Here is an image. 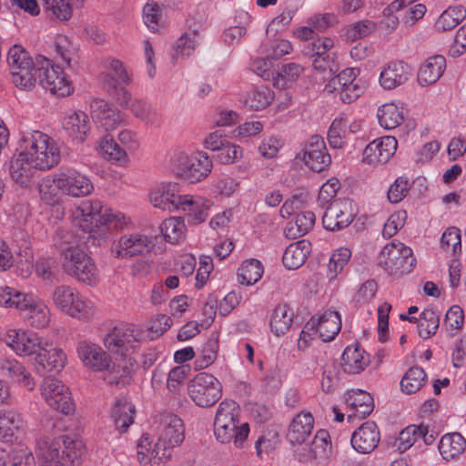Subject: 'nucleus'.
Returning <instances> with one entry per match:
<instances>
[{"label": "nucleus", "mask_w": 466, "mask_h": 466, "mask_svg": "<svg viewBox=\"0 0 466 466\" xmlns=\"http://www.w3.org/2000/svg\"><path fill=\"white\" fill-rule=\"evenodd\" d=\"M10 346L16 354L31 357L39 374L60 370L65 366L63 350L35 334L16 333Z\"/></svg>", "instance_id": "1"}, {"label": "nucleus", "mask_w": 466, "mask_h": 466, "mask_svg": "<svg viewBox=\"0 0 466 466\" xmlns=\"http://www.w3.org/2000/svg\"><path fill=\"white\" fill-rule=\"evenodd\" d=\"M35 453L40 466H80L84 444L76 436L46 437L36 442Z\"/></svg>", "instance_id": "2"}, {"label": "nucleus", "mask_w": 466, "mask_h": 466, "mask_svg": "<svg viewBox=\"0 0 466 466\" xmlns=\"http://www.w3.org/2000/svg\"><path fill=\"white\" fill-rule=\"evenodd\" d=\"M61 241L56 243L60 250V261L63 270L70 277L89 286L99 280V271L94 259L79 247L71 244L72 236L60 231Z\"/></svg>", "instance_id": "3"}, {"label": "nucleus", "mask_w": 466, "mask_h": 466, "mask_svg": "<svg viewBox=\"0 0 466 466\" xmlns=\"http://www.w3.org/2000/svg\"><path fill=\"white\" fill-rule=\"evenodd\" d=\"M53 186L62 194L74 198L87 196L94 190L92 182L86 175L70 167L61 168L53 178L46 177L39 183L41 198L50 205L58 201L57 194L53 192Z\"/></svg>", "instance_id": "4"}, {"label": "nucleus", "mask_w": 466, "mask_h": 466, "mask_svg": "<svg viewBox=\"0 0 466 466\" xmlns=\"http://www.w3.org/2000/svg\"><path fill=\"white\" fill-rule=\"evenodd\" d=\"M240 409L231 400H224L218 405L214 420V434L223 443L233 442L236 448H242L249 433L247 422L239 423Z\"/></svg>", "instance_id": "5"}, {"label": "nucleus", "mask_w": 466, "mask_h": 466, "mask_svg": "<svg viewBox=\"0 0 466 466\" xmlns=\"http://www.w3.org/2000/svg\"><path fill=\"white\" fill-rule=\"evenodd\" d=\"M77 211L82 217L79 219V228L89 234L88 238L95 239L104 236L110 228L120 229L127 224L124 215L113 213L98 200L83 202Z\"/></svg>", "instance_id": "6"}, {"label": "nucleus", "mask_w": 466, "mask_h": 466, "mask_svg": "<svg viewBox=\"0 0 466 466\" xmlns=\"http://www.w3.org/2000/svg\"><path fill=\"white\" fill-rule=\"evenodd\" d=\"M0 305L19 309L27 323L36 329L46 327L50 321L49 309L43 300L11 287H0Z\"/></svg>", "instance_id": "7"}, {"label": "nucleus", "mask_w": 466, "mask_h": 466, "mask_svg": "<svg viewBox=\"0 0 466 466\" xmlns=\"http://www.w3.org/2000/svg\"><path fill=\"white\" fill-rule=\"evenodd\" d=\"M21 147L37 170H49L60 162V148L56 141L44 132L34 130L24 134Z\"/></svg>", "instance_id": "8"}, {"label": "nucleus", "mask_w": 466, "mask_h": 466, "mask_svg": "<svg viewBox=\"0 0 466 466\" xmlns=\"http://www.w3.org/2000/svg\"><path fill=\"white\" fill-rule=\"evenodd\" d=\"M7 63L12 82L16 87L29 90L35 86L39 71L36 56L33 58L23 46L15 45L8 51Z\"/></svg>", "instance_id": "9"}, {"label": "nucleus", "mask_w": 466, "mask_h": 466, "mask_svg": "<svg viewBox=\"0 0 466 466\" xmlns=\"http://www.w3.org/2000/svg\"><path fill=\"white\" fill-rule=\"evenodd\" d=\"M52 299L60 311L72 318L89 319L95 315L93 303L70 286L56 287L54 289Z\"/></svg>", "instance_id": "10"}, {"label": "nucleus", "mask_w": 466, "mask_h": 466, "mask_svg": "<svg viewBox=\"0 0 466 466\" xmlns=\"http://www.w3.org/2000/svg\"><path fill=\"white\" fill-rule=\"evenodd\" d=\"M187 392L197 406L208 408L222 397V385L212 374L201 372L188 382Z\"/></svg>", "instance_id": "11"}, {"label": "nucleus", "mask_w": 466, "mask_h": 466, "mask_svg": "<svg viewBox=\"0 0 466 466\" xmlns=\"http://www.w3.org/2000/svg\"><path fill=\"white\" fill-rule=\"evenodd\" d=\"M379 262L389 274H402L412 269L415 258L410 248L394 240L382 248Z\"/></svg>", "instance_id": "12"}, {"label": "nucleus", "mask_w": 466, "mask_h": 466, "mask_svg": "<svg viewBox=\"0 0 466 466\" xmlns=\"http://www.w3.org/2000/svg\"><path fill=\"white\" fill-rule=\"evenodd\" d=\"M41 394L49 407L65 415L75 411L76 405L67 386L54 377H46L41 384Z\"/></svg>", "instance_id": "13"}, {"label": "nucleus", "mask_w": 466, "mask_h": 466, "mask_svg": "<svg viewBox=\"0 0 466 466\" xmlns=\"http://www.w3.org/2000/svg\"><path fill=\"white\" fill-rule=\"evenodd\" d=\"M156 246V238L141 233H128L121 236L112 247L115 258H128L151 252Z\"/></svg>", "instance_id": "14"}, {"label": "nucleus", "mask_w": 466, "mask_h": 466, "mask_svg": "<svg viewBox=\"0 0 466 466\" xmlns=\"http://www.w3.org/2000/svg\"><path fill=\"white\" fill-rule=\"evenodd\" d=\"M158 446L164 451L163 458L171 456L172 449L179 445L184 440L183 421L172 413L162 414L158 425Z\"/></svg>", "instance_id": "15"}, {"label": "nucleus", "mask_w": 466, "mask_h": 466, "mask_svg": "<svg viewBox=\"0 0 466 466\" xmlns=\"http://www.w3.org/2000/svg\"><path fill=\"white\" fill-rule=\"evenodd\" d=\"M212 169V161L207 153L199 152L188 157L180 155L177 157V173L189 183L198 182L208 176Z\"/></svg>", "instance_id": "16"}, {"label": "nucleus", "mask_w": 466, "mask_h": 466, "mask_svg": "<svg viewBox=\"0 0 466 466\" xmlns=\"http://www.w3.org/2000/svg\"><path fill=\"white\" fill-rule=\"evenodd\" d=\"M142 332L133 325L116 327L104 339V345L112 353L127 355L136 349L141 339Z\"/></svg>", "instance_id": "17"}, {"label": "nucleus", "mask_w": 466, "mask_h": 466, "mask_svg": "<svg viewBox=\"0 0 466 466\" xmlns=\"http://www.w3.org/2000/svg\"><path fill=\"white\" fill-rule=\"evenodd\" d=\"M356 216L353 202L349 198L333 200L322 217L326 229L334 231L347 228Z\"/></svg>", "instance_id": "18"}, {"label": "nucleus", "mask_w": 466, "mask_h": 466, "mask_svg": "<svg viewBox=\"0 0 466 466\" xmlns=\"http://www.w3.org/2000/svg\"><path fill=\"white\" fill-rule=\"evenodd\" d=\"M297 158L310 170L319 173L326 170L331 164V157L323 138L319 136H312Z\"/></svg>", "instance_id": "19"}, {"label": "nucleus", "mask_w": 466, "mask_h": 466, "mask_svg": "<svg viewBox=\"0 0 466 466\" xmlns=\"http://www.w3.org/2000/svg\"><path fill=\"white\" fill-rule=\"evenodd\" d=\"M186 196L181 194L179 184L163 183L151 191L150 202L155 208L172 212L181 208Z\"/></svg>", "instance_id": "20"}, {"label": "nucleus", "mask_w": 466, "mask_h": 466, "mask_svg": "<svg viewBox=\"0 0 466 466\" xmlns=\"http://www.w3.org/2000/svg\"><path fill=\"white\" fill-rule=\"evenodd\" d=\"M398 142L394 137L386 136L370 142L363 150L362 161L369 165L385 164L395 154Z\"/></svg>", "instance_id": "21"}, {"label": "nucleus", "mask_w": 466, "mask_h": 466, "mask_svg": "<svg viewBox=\"0 0 466 466\" xmlns=\"http://www.w3.org/2000/svg\"><path fill=\"white\" fill-rule=\"evenodd\" d=\"M305 328L315 329L323 341H330L341 329L340 316L338 311L328 309L318 319L311 318Z\"/></svg>", "instance_id": "22"}, {"label": "nucleus", "mask_w": 466, "mask_h": 466, "mask_svg": "<svg viewBox=\"0 0 466 466\" xmlns=\"http://www.w3.org/2000/svg\"><path fill=\"white\" fill-rule=\"evenodd\" d=\"M90 108L93 120L106 131L116 129L124 121L123 114L102 99H94Z\"/></svg>", "instance_id": "23"}, {"label": "nucleus", "mask_w": 466, "mask_h": 466, "mask_svg": "<svg viewBox=\"0 0 466 466\" xmlns=\"http://www.w3.org/2000/svg\"><path fill=\"white\" fill-rule=\"evenodd\" d=\"M380 432L377 425L367 421L359 427L351 436L352 447L360 453L371 452L379 444Z\"/></svg>", "instance_id": "24"}, {"label": "nucleus", "mask_w": 466, "mask_h": 466, "mask_svg": "<svg viewBox=\"0 0 466 466\" xmlns=\"http://www.w3.org/2000/svg\"><path fill=\"white\" fill-rule=\"evenodd\" d=\"M0 374L28 390H33L35 386L30 372L26 370L22 363L15 359L0 360Z\"/></svg>", "instance_id": "25"}, {"label": "nucleus", "mask_w": 466, "mask_h": 466, "mask_svg": "<svg viewBox=\"0 0 466 466\" xmlns=\"http://www.w3.org/2000/svg\"><path fill=\"white\" fill-rule=\"evenodd\" d=\"M77 354L83 363L95 370H108L110 360L98 346L82 341L78 343Z\"/></svg>", "instance_id": "26"}, {"label": "nucleus", "mask_w": 466, "mask_h": 466, "mask_svg": "<svg viewBox=\"0 0 466 466\" xmlns=\"http://www.w3.org/2000/svg\"><path fill=\"white\" fill-rule=\"evenodd\" d=\"M35 170L37 168L31 165V160L23 151L10 160V177L22 187H28L31 184Z\"/></svg>", "instance_id": "27"}, {"label": "nucleus", "mask_w": 466, "mask_h": 466, "mask_svg": "<svg viewBox=\"0 0 466 466\" xmlns=\"http://www.w3.org/2000/svg\"><path fill=\"white\" fill-rule=\"evenodd\" d=\"M314 419L310 413H299L289 425L287 438L291 444H305L310 437Z\"/></svg>", "instance_id": "28"}, {"label": "nucleus", "mask_w": 466, "mask_h": 466, "mask_svg": "<svg viewBox=\"0 0 466 466\" xmlns=\"http://www.w3.org/2000/svg\"><path fill=\"white\" fill-rule=\"evenodd\" d=\"M408 66L401 61L389 63L380 75V83L385 89H393L409 78Z\"/></svg>", "instance_id": "29"}, {"label": "nucleus", "mask_w": 466, "mask_h": 466, "mask_svg": "<svg viewBox=\"0 0 466 466\" xmlns=\"http://www.w3.org/2000/svg\"><path fill=\"white\" fill-rule=\"evenodd\" d=\"M370 363L369 356L358 345L348 346L342 354L341 367L350 374H358Z\"/></svg>", "instance_id": "30"}, {"label": "nucleus", "mask_w": 466, "mask_h": 466, "mask_svg": "<svg viewBox=\"0 0 466 466\" xmlns=\"http://www.w3.org/2000/svg\"><path fill=\"white\" fill-rule=\"evenodd\" d=\"M310 251V242L305 239L294 242L286 248L283 254V265L289 269H297L305 263Z\"/></svg>", "instance_id": "31"}, {"label": "nucleus", "mask_w": 466, "mask_h": 466, "mask_svg": "<svg viewBox=\"0 0 466 466\" xmlns=\"http://www.w3.org/2000/svg\"><path fill=\"white\" fill-rule=\"evenodd\" d=\"M64 128L69 137L82 143L90 130L89 118L85 112H74L66 118Z\"/></svg>", "instance_id": "32"}, {"label": "nucleus", "mask_w": 466, "mask_h": 466, "mask_svg": "<svg viewBox=\"0 0 466 466\" xmlns=\"http://www.w3.org/2000/svg\"><path fill=\"white\" fill-rule=\"evenodd\" d=\"M104 67L106 72L100 75V80L108 87L129 83V76L120 60L107 58L104 61Z\"/></svg>", "instance_id": "33"}, {"label": "nucleus", "mask_w": 466, "mask_h": 466, "mask_svg": "<svg viewBox=\"0 0 466 466\" xmlns=\"http://www.w3.org/2000/svg\"><path fill=\"white\" fill-rule=\"evenodd\" d=\"M135 406L127 399H118L112 408V419L116 429L119 432H125L134 422Z\"/></svg>", "instance_id": "34"}, {"label": "nucleus", "mask_w": 466, "mask_h": 466, "mask_svg": "<svg viewBox=\"0 0 466 466\" xmlns=\"http://www.w3.org/2000/svg\"><path fill=\"white\" fill-rule=\"evenodd\" d=\"M446 60L442 56L430 57L420 68L418 81L420 85L434 84L443 74Z\"/></svg>", "instance_id": "35"}, {"label": "nucleus", "mask_w": 466, "mask_h": 466, "mask_svg": "<svg viewBox=\"0 0 466 466\" xmlns=\"http://www.w3.org/2000/svg\"><path fill=\"white\" fill-rule=\"evenodd\" d=\"M316 216L311 211H305L296 215L285 228V234L289 238H298L309 233L315 224Z\"/></svg>", "instance_id": "36"}, {"label": "nucleus", "mask_w": 466, "mask_h": 466, "mask_svg": "<svg viewBox=\"0 0 466 466\" xmlns=\"http://www.w3.org/2000/svg\"><path fill=\"white\" fill-rule=\"evenodd\" d=\"M22 426L20 415L14 410H0V441L13 442Z\"/></svg>", "instance_id": "37"}, {"label": "nucleus", "mask_w": 466, "mask_h": 466, "mask_svg": "<svg viewBox=\"0 0 466 466\" xmlns=\"http://www.w3.org/2000/svg\"><path fill=\"white\" fill-rule=\"evenodd\" d=\"M466 440L459 432L443 435L439 443V450L445 460H451L465 451Z\"/></svg>", "instance_id": "38"}, {"label": "nucleus", "mask_w": 466, "mask_h": 466, "mask_svg": "<svg viewBox=\"0 0 466 466\" xmlns=\"http://www.w3.org/2000/svg\"><path fill=\"white\" fill-rule=\"evenodd\" d=\"M377 116L380 125L385 129L396 128L404 121L403 108L394 103H386L380 106Z\"/></svg>", "instance_id": "39"}, {"label": "nucleus", "mask_w": 466, "mask_h": 466, "mask_svg": "<svg viewBox=\"0 0 466 466\" xmlns=\"http://www.w3.org/2000/svg\"><path fill=\"white\" fill-rule=\"evenodd\" d=\"M273 99L274 93L270 88L258 86L247 93L244 104L252 110H261L269 106Z\"/></svg>", "instance_id": "40"}, {"label": "nucleus", "mask_w": 466, "mask_h": 466, "mask_svg": "<svg viewBox=\"0 0 466 466\" xmlns=\"http://www.w3.org/2000/svg\"><path fill=\"white\" fill-rule=\"evenodd\" d=\"M427 380V374L420 367L409 369L400 380L401 390L406 394L419 391Z\"/></svg>", "instance_id": "41"}, {"label": "nucleus", "mask_w": 466, "mask_h": 466, "mask_svg": "<svg viewBox=\"0 0 466 466\" xmlns=\"http://www.w3.org/2000/svg\"><path fill=\"white\" fill-rule=\"evenodd\" d=\"M99 147L105 158L108 161L116 163L119 166H125L128 162L127 151L115 142L112 137L105 136L102 137Z\"/></svg>", "instance_id": "42"}, {"label": "nucleus", "mask_w": 466, "mask_h": 466, "mask_svg": "<svg viewBox=\"0 0 466 466\" xmlns=\"http://www.w3.org/2000/svg\"><path fill=\"white\" fill-rule=\"evenodd\" d=\"M44 12L52 19L67 21L72 17L70 0H41Z\"/></svg>", "instance_id": "43"}, {"label": "nucleus", "mask_w": 466, "mask_h": 466, "mask_svg": "<svg viewBox=\"0 0 466 466\" xmlns=\"http://www.w3.org/2000/svg\"><path fill=\"white\" fill-rule=\"evenodd\" d=\"M293 321V313L290 312L288 305H278L272 314L270 320L271 330L277 335L285 334L290 328Z\"/></svg>", "instance_id": "44"}, {"label": "nucleus", "mask_w": 466, "mask_h": 466, "mask_svg": "<svg viewBox=\"0 0 466 466\" xmlns=\"http://www.w3.org/2000/svg\"><path fill=\"white\" fill-rule=\"evenodd\" d=\"M36 66H39L37 81L43 88L47 90L48 87H51L54 80H57V75L60 73L61 68L58 66H55L51 60L40 55L36 56Z\"/></svg>", "instance_id": "45"}, {"label": "nucleus", "mask_w": 466, "mask_h": 466, "mask_svg": "<svg viewBox=\"0 0 466 466\" xmlns=\"http://www.w3.org/2000/svg\"><path fill=\"white\" fill-rule=\"evenodd\" d=\"M466 15V11L461 7H449L440 15L435 23L438 31L445 32L455 28Z\"/></svg>", "instance_id": "46"}, {"label": "nucleus", "mask_w": 466, "mask_h": 466, "mask_svg": "<svg viewBox=\"0 0 466 466\" xmlns=\"http://www.w3.org/2000/svg\"><path fill=\"white\" fill-rule=\"evenodd\" d=\"M304 68L297 63H289L281 66L274 78V86L279 88H286L296 82L303 73Z\"/></svg>", "instance_id": "47"}, {"label": "nucleus", "mask_w": 466, "mask_h": 466, "mask_svg": "<svg viewBox=\"0 0 466 466\" xmlns=\"http://www.w3.org/2000/svg\"><path fill=\"white\" fill-rule=\"evenodd\" d=\"M263 275V266L258 259L251 258L245 261L239 268L238 279L240 284L253 285Z\"/></svg>", "instance_id": "48"}, {"label": "nucleus", "mask_w": 466, "mask_h": 466, "mask_svg": "<svg viewBox=\"0 0 466 466\" xmlns=\"http://www.w3.org/2000/svg\"><path fill=\"white\" fill-rule=\"evenodd\" d=\"M122 362L112 367L109 365L108 370H106L107 373L104 379L109 384L123 387L130 383L131 371L127 365V360H123Z\"/></svg>", "instance_id": "49"}, {"label": "nucleus", "mask_w": 466, "mask_h": 466, "mask_svg": "<svg viewBox=\"0 0 466 466\" xmlns=\"http://www.w3.org/2000/svg\"><path fill=\"white\" fill-rule=\"evenodd\" d=\"M440 324V315L431 309H424L418 324V333L422 339H428L436 333Z\"/></svg>", "instance_id": "50"}, {"label": "nucleus", "mask_w": 466, "mask_h": 466, "mask_svg": "<svg viewBox=\"0 0 466 466\" xmlns=\"http://www.w3.org/2000/svg\"><path fill=\"white\" fill-rule=\"evenodd\" d=\"M186 226L181 218L166 219L161 226V232L165 239L170 243H177L185 237Z\"/></svg>", "instance_id": "51"}, {"label": "nucleus", "mask_w": 466, "mask_h": 466, "mask_svg": "<svg viewBox=\"0 0 466 466\" xmlns=\"http://www.w3.org/2000/svg\"><path fill=\"white\" fill-rule=\"evenodd\" d=\"M421 432L419 425H409L403 429L393 442V446L400 451H408L419 439Z\"/></svg>", "instance_id": "52"}, {"label": "nucleus", "mask_w": 466, "mask_h": 466, "mask_svg": "<svg viewBox=\"0 0 466 466\" xmlns=\"http://www.w3.org/2000/svg\"><path fill=\"white\" fill-rule=\"evenodd\" d=\"M184 211H187V220L192 224H199L208 218V208L204 203H198L192 200L189 196L184 198L181 208Z\"/></svg>", "instance_id": "53"}, {"label": "nucleus", "mask_w": 466, "mask_h": 466, "mask_svg": "<svg viewBox=\"0 0 466 466\" xmlns=\"http://www.w3.org/2000/svg\"><path fill=\"white\" fill-rule=\"evenodd\" d=\"M348 400H350V405L361 417L370 415L374 409L373 398L360 390L350 394Z\"/></svg>", "instance_id": "54"}, {"label": "nucleus", "mask_w": 466, "mask_h": 466, "mask_svg": "<svg viewBox=\"0 0 466 466\" xmlns=\"http://www.w3.org/2000/svg\"><path fill=\"white\" fill-rule=\"evenodd\" d=\"M134 116L149 125L158 124V115L151 106L141 99H134L129 107Z\"/></svg>", "instance_id": "55"}, {"label": "nucleus", "mask_w": 466, "mask_h": 466, "mask_svg": "<svg viewBox=\"0 0 466 466\" xmlns=\"http://www.w3.org/2000/svg\"><path fill=\"white\" fill-rule=\"evenodd\" d=\"M218 348L217 339L213 338L208 339L196 360L197 368L205 369L211 365L217 358Z\"/></svg>", "instance_id": "56"}, {"label": "nucleus", "mask_w": 466, "mask_h": 466, "mask_svg": "<svg viewBox=\"0 0 466 466\" xmlns=\"http://www.w3.org/2000/svg\"><path fill=\"white\" fill-rule=\"evenodd\" d=\"M355 79H357L355 69L346 68L329 81L325 90L329 93L337 92L340 87H345L349 83H353Z\"/></svg>", "instance_id": "57"}, {"label": "nucleus", "mask_w": 466, "mask_h": 466, "mask_svg": "<svg viewBox=\"0 0 466 466\" xmlns=\"http://www.w3.org/2000/svg\"><path fill=\"white\" fill-rule=\"evenodd\" d=\"M197 32L194 30L192 33H185L176 42L174 46L173 59H177L179 56L185 57L190 56L195 49L194 37Z\"/></svg>", "instance_id": "58"}, {"label": "nucleus", "mask_w": 466, "mask_h": 466, "mask_svg": "<svg viewBox=\"0 0 466 466\" xmlns=\"http://www.w3.org/2000/svg\"><path fill=\"white\" fill-rule=\"evenodd\" d=\"M441 243L445 250L451 249L453 255L461 253V241L460 229L455 227L448 228L442 234Z\"/></svg>", "instance_id": "59"}, {"label": "nucleus", "mask_w": 466, "mask_h": 466, "mask_svg": "<svg viewBox=\"0 0 466 466\" xmlns=\"http://www.w3.org/2000/svg\"><path fill=\"white\" fill-rule=\"evenodd\" d=\"M374 29L375 24L372 21H359L347 28L345 35L347 40L356 41L368 36Z\"/></svg>", "instance_id": "60"}, {"label": "nucleus", "mask_w": 466, "mask_h": 466, "mask_svg": "<svg viewBox=\"0 0 466 466\" xmlns=\"http://www.w3.org/2000/svg\"><path fill=\"white\" fill-rule=\"evenodd\" d=\"M407 219L406 211L400 210L390 216L382 229V236L385 238L393 237L405 225Z\"/></svg>", "instance_id": "61"}, {"label": "nucleus", "mask_w": 466, "mask_h": 466, "mask_svg": "<svg viewBox=\"0 0 466 466\" xmlns=\"http://www.w3.org/2000/svg\"><path fill=\"white\" fill-rule=\"evenodd\" d=\"M410 188V185L407 177H398L388 191L389 201L390 203L400 202L407 196Z\"/></svg>", "instance_id": "62"}, {"label": "nucleus", "mask_w": 466, "mask_h": 466, "mask_svg": "<svg viewBox=\"0 0 466 466\" xmlns=\"http://www.w3.org/2000/svg\"><path fill=\"white\" fill-rule=\"evenodd\" d=\"M339 384V371L334 364L326 365L323 370L321 389L325 393H333Z\"/></svg>", "instance_id": "63"}, {"label": "nucleus", "mask_w": 466, "mask_h": 466, "mask_svg": "<svg viewBox=\"0 0 466 466\" xmlns=\"http://www.w3.org/2000/svg\"><path fill=\"white\" fill-rule=\"evenodd\" d=\"M217 157L222 164H231L242 157V149L239 146L227 142L218 150Z\"/></svg>", "instance_id": "64"}]
</instances>
